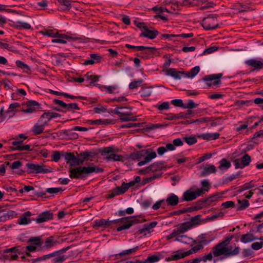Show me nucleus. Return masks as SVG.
Returning a JSON list of instances; mask_svg holds the SVG:
<instances>
[{"label":"nucleus","mask_w":263,"mask_h":263,"mask_svg":"<svg viewBox=\"0 0 263 263\" xmlns=\"http://www.w3.org/2000/svg\"><path fill=\"white\" fill-rule=\"evenodd\" d=\"M202 25L206 30H213L218 27V20L216 15H210L203 19Z\"/></svg>","instance_id":"nucleus-7"},{"label":"nucleus","mask_w":263,"mask_h":263,"mask_svg":"<svg viewBox=\"0 0 263 263\" xmlns=\"http://www.w3.org/2000/svg\"><path fill=\"white\" fill-rule=\"evenodd\" d=\"M74 130H72V128L69 130H64L63 133L69 138L71 139H77L79 137V135L77 133L74 132Z\"/></svg>","instance_id":"nucleus-46"},{"label":"nucleus","mask_w":263,"mask_h":263,"mask_svg":"<svg viewBox=\"0 0 263 263\" xmlns=\"http://www.w3.org/2000/svg\"><path fill=\"white\" fill-rule=\"evenodd\" d=\"M73 109L79 110L80 108L76 103L67 104V106L65 107L64 111H71Z\"/></svg>","instance_id":"nucleus-58"},{"label":"nucleus","mask_w":263,"mask_h":263,"mask_svg":"<svg viewBox=\"0 0 263 263\" xmlns=\"http://www.w3.org/2000/svg\"><path fill=\"white\" fill-rule=\"evenodd\" d=\"M233 238V235H230L216 245L214 246V257L222 255L221 258H224L237 255L240 252L239 247L229 246Z\"/></svg>","instance_id":"nucleus-1"},{"label":"nucleus","mask_w":263,"mask_h":263,"mask_svg":"<svg viewBox=\"0 0 263 263\" xmlns=\"http://www.w3.org/2000/svg\"><path fill=\"white\" fill-rule=\"evenodd\" d=\"M158 34L159 32L156 30H149L148 28H145V31H142L140 34V36L145 37L149 39H154L157 37Z\"/></svg>","instance_id":"nucleus-24"},{"label":"nucleus","mask_w":263,"mask_h":263,"mask_svg":"<svg viewBox=\"0 0 263 263\" xmlns=\"http://www.w3.org/2000/svg\"><path fill=\"white\" fill-rule=\"evenodd\" d=\"M14 27L18 30L22 29H31V25L26 22H22L20 21H17L14 23Z\"/></svg>","instance_id":"nucleus-33"},{"label":"nucleus","mask_w":263,"mask_h":263,"mask_svg":"<svg viewBox=\"0 0 263 263\" xmlns=\"http://www.w3.org/2000/svg\"><path fill=\"white\" fill-rule=\"evenodd\" d=\"M104 172V169L94 165L87 166H78L69 170V176L71 179H84L91 174H99Z\"/></svg>","instance_id":"nucleus-2"},{"label":"nucleus","mask_w":263,"mask_h":263,"mask_svg":"<svg viewBox=\"0 0 263 263\" xmlns=\"http://www.w3.org/2000/svg\"><path fill=\"white\" fill-rule=\"evenodd\" d=\"M52 119L51 112H45L40 117V121H43L44 124H47L48 122Z\"/></svg>","instance_id":"nucleus-50"},{"label":"nucleus","mask_w":263,"mask_h":263,"mask_svg":"<svg viewBox=\"0 0 263 263\" xmlns=\"http://www.w3.org/2000/svg\"><path fill=\"white\" fill-rule=\"evenodd\" d=\"M221 194L217 193H215V194L210 196L209 197L205 199L209 205L211 203L218 200L221 198Z\"/></svg>","instance_id":"nucleus-47"},{"label":"nucleus","mask_w":263,"mask_h":263,"mask_svg":"<svg viewBox=\"0 0 263 263\" xmlns=\"http://www.w3.org/2000/svg\"><path fill=\"white\" fill-rule=\"evenodd\" d=\"M142 83L143 80L142 79L134 80L129 84L128 87L130 89H134L137 88L139 86H140L142 85Z\"/></svg>","instance_id":"nucleus-54"},{"label":"nucleus","mask_w":263,"mask_h":263,"mask_svg":"<svg viewBox=\"0 0 263 263\" xmlns=\"http://www.w3.org/2000/svg\"><path fill=\"white\" fill-rule=\"evenodd\" d=\"M251 161V157L245 154L242 157L237 159L234 161V165L236 168H243L248 166Z\"/></svg>","instance_id":"nucleus-13"},{"label":"nucleus","mask_w":263,"mask_h":263,"mask_svg":"<svg viewBox=\"0 0 263 263\" xmlns=\"http://www.w3.org/2000/svg\"><path fill=\"white\" fill-rule=\"evenodd\" d=\"M156 157L157 154L156 152H152L151 148L143 149L135 153H133L130 155V158L134 160H139L141 158H144V160L138 162V166H139L144 165L149 162L152 159L155 158Z\"/></svg>","instance_id":"nucleus-4"},{"label":"nucleus","mask_w":263,"mask_h":263,"mask_svg":"<svg viewBox=\"0 0 263 263\" xmlns=\"http://www.w3.org/2000/svg\"><path fill=\"white\" fill-rule=\"evenodd\" d=\"M15 64L17 67L23 69L25 72H28L30 70L29 66L21 60H17Z\"/></svg>","instance_id":"nucleus-45"},{"label":"nucleus","mask_w":263,"mask_h":263,"mask_svg":"<svg viewBox=\"0 0 263 263\" xmlns=\"http://www.w3.org/2000/svg\"><path fill=\"white\" fill-rule=\"evenodd\" d=\"M105 158L107 160H112L114 161H120L123 159V156L115 154L114 151L109 155L105 156Z\"/></svg>","instance_id":"nucleus-38"},{"label":"nucleus","mask_w":263,"mask_h":263,"mask_svg":"<svg viewBox=\"0 0 263 263\" xmlns=\"http://www.w3.org/2000/svg\"><path fill=\"white\" fill-rule=\"evenodd\" d=\"M62 156L65 158L67 163H69L71 166L79 165L83 163V160L77 158L73 153H63Z\"/></svg>","instance_id":"nucleus-12"},{"label":"nucleus","mask_w":263,"mask_h":263,"mask_svg":"<svg viewBox=\"0 0 263 263\" xmlns=\"http://www.w3.org/2000/svg\"><path fill=\"white\" fill-rule=\"evenodd\" d=\"M199 243L200 244H202V245H208L211 241L213 240V238L208 239L206 238L205 234H201L198 237Z\"/></svg>","instance_id":"nucleus-55"},{"label":"nucleus","mask_w":263,"mask_h":263,"mask_svg":"<svg viewBox=\"0 0 263 263\" xmlns=\"http://www.w3.org/2000/svg\"><path fill=\"white\" fill-rule=\"evenodd\" d=\"M222 76V73L210 74L205 76L202 80L206 82L208 87H211L212 85H217L220 84L221 83L220 79Z\"/></svg>","instance_id":"nucleus-11"},{"label":"nucleus","mask_w":263,"mask_h":263,"mask_svg":"<svg viewBox=\"0 0 263 263\" xmlns=\"http://www.w3.org/2000/svg\"><path fill=\"white\" fill-rule=\"evenodd\" d=\"M26 167L28 173L32 174H39L43 173L46 174L51 172V171L48 168H44V165H40L39 164L27 163L26 164Z\"/></svg>","instance_id":"nucleus-8"},{"label":"nucleus","mask_w":263,"mask_h":263,"mask_svg":"<svg viewBox=\"0 0 263 263\" xmlns=\"http://www.w3.org/2000/svg\"><path fill=\"white\" fill-rule=\"evenodd\" d=\"M26 251V248L22 247L20 246L6 249L3 250L4 253L8 252H13L14 255L12 256V259H17L18 255H23Z\"/></svg>","instance_id":"nucleus-17"},{"label":"nucleus","mask_w":263,"mask_h":263,"mask_svg":"<svg viewBox=\"0 0 263 263\" xmlns=\"http://www.w3.org/2000/svg\"><path fill=\"white\" fill-rule=\"evenodd\" d=\"M67 258L68 256L65 255H60L53 258L52 262L54 263H62Z\"/></svg>","instance_id":"nucleus-61"},{"label":"nucleus","mask_w":263,"mask_h":263,"mask_svg":"<svg viewBox=\"0 0 263 263\" xmlns=\"http://www.w3.org/2000/svg\"><path fill=\"white\" fill-rule=\"evenodd\" d=\"M32 213L29 211H27L23 214V215L20 217L18 219V223L20 225H25L30 223L33 220L29 217L32 215Z\"/></svg>","instance_id":"nucleus-25"},{"label":"nucleus","mask_w":263,"mask_h":263,"mask_svg":"<svg viewBox=\"0 0 263 263\" xmlns=\"http://www.w3.org/2000/svg\"><path fill=\"white\" fill-rule=\"evenodd\" d=\"M164 162L163 161L155 162L145 169L140 171L141 174H145L150 172H156L160 171L164 167Z\"/></svg>","instance_id":"nucleus-14"},{"label":"nucleus","mask_w":263,"mask_h":263,"mask_svg":"<svg viewBox=\"0 0 263 263\" xmlns=\"http://www.w3.org/2000/svg\"><path fill=\"white\" fill-rule=\"evenodd\" d=\"M200 69V67L198 66H196L192 68L190 70V72H187L185 71V78H193L199 73Z\"/></svg>","instance_id":"nucleus-36"},{"label":"nucleus","mask_w":263,"mask_h":263,"mask_svg":"<svg viewBox=\"0 0 263 263\" xmlns=\"http://www.w3.org/2000/svg\"><path fill=\"white\" fill-rule=\"evenodd\" d=\"M64 190L61 187H50L46 189V192L49 194H57L60 192H63Z\"/></svg>","instance_id":"nucleus-63"},{"label":"nucleus","mask_w":263,"mask_h":263,"mask_svg":"<svg viewBox=\"0 0 263 263\" xmlns=\"http://www.w3.org/2000/svg\"><path fill=\"white\" fill-rule=\"evenodd\" d=\"M158 222L156 221H153L151 223H145L143 226L142 228H140L139 226H137L134 232L135 234H142L146 231H149V230L155 228Z\"/></svg>","instance_id":"nucleus-20"},{"label":"nucleus","mask_w":263,"mask_h":263,"mask_svg":"<svg viewBox=\"0 0 263 263\" xmlns=\"http://www.w3.org/2000/svg\"><path fill=\"white\" fill-rule=\"evenodd\" d=\"M53 102L55 104L58 105L60 107V108H54L55 110H56L57 111H64L65 107L67 106L66 103H65L63 101L58 100V99H54Z\"/></svg>","instance_id":"nucleus-48"},{"label":"nucleus","mask_w":263,"mask_h":263,"mask_svg":"<svg viewBox=\"0 0 263 263\" xmlns=\"http://www.w3.org/2000/svg\"><path fill=\"white\" fill-rule=\"evenodd\" d=\"M183 116L180 114H169L167 115V117L165 118V120H173L179 119L183 118Z\"/></svg>","instance_id":"nucleus-57"},{"label":"nucleus","mask_w":263,"mask_h":263,"mask_svg":"<svg viewBox=\"0 0 263 263\" xmlns=\"http://www.w3.org/2000/svg\"><path fill=\"white\" fill-rule=\"evenodd\" d=\"M214 247L212 249V251L210 252L208 254H204L201 255L198 257L200 262L203 261L206 262L207 261H212L213 256L214 257Z\"/></svg>","instance_id":"nucleus-34"},{"label":"nucleus","mask_w":263,"mask_h":263,"mask_svg":"<svg viewBox=\"0 0 263 263\" xmlns=\"http://www.w3.org/2000/svg\"><path fill=\"white\" fill-rule=\"evenodd\" d=\"M191 254L192 252L191 251L182 252V250H178L175 252L174 254L168 257H166L165 260L167 261L171 260L177 261L187 256H189Z\"/></svg>","instance_id":"nucleus-16"},{"label":"nucleus","mask_w":263,"mask_h":263,"mask_svg":"<svg viewBox=\"0 0 263 263\" xmlns=\"http://www.w3.org/2000/svg\"><path fill=\"white\" fill-rule=\"evenodd\" d=\"M196 198L194 192L191 189L186 190L183 194L181 197V201H191Z\"/></svg>","instance_id":"nucleus-26"},{"label":"nucleus","mask_w":263,"mask_h":263,"mask_svg":"<svg viewBox=\"0 0 263 263\" xmlns=\"http://www.w3.org/2000/svg\"><path fill=\"white\" fill-rule=\"evenodd\" d=\"M53 218V213L49 211H44L40 214L36 219L33 218L37 223H41Z\"/></svg>","instance_id":"nucleus-18"},{"label":"nucleus","mask_w":263,"mask_h":263,"mask_svg":"<svg viewBox=\"0 0 263 263\" xmlns=\"http://www.w3.org/2000/svg\"><path fill=\"white\" fill-rule=\"evenodd\" d=\"M9 149L10 151H14L15 150L17 151H30L31 149H30V145H23L20 144L16 146H10L9 147Z\"/></svg>","instance_id":"nucleus-40"},{"label":"nucleus","mask_w":263,"mask_h":263,"mask_svg":"<svg viewBox=\"0 0 263 263\" xmlns=\"http://www.w3.org/2000/svg\"><path fill=\"white\" fill-rule=\"evenodd\" d=\"M233 9L239 13L246 12L250 10V8L246 5H243L239 2L235 3L233 6Z\"/></svg>","instance_id":"nucleus-32"},{"label":"nucleus","mask_w":263,"mask_h":263,"mask_svg":"<svg viewBox=\"0 0 263 263\" xmlns=\"http://www.w3.org/2000/svg\"><path fill=\"white\" fill-rule=\"evenodd\" d=\"M139 249V247L137 246L134 248L125 250L123 251L122 252L120 253L119 255L120 256H123L125 255H128L130 254H132L135 253Z\"/></svg>","instance_id":"nucleus-62"},{"label":"nucleus","mask_w":263,"mask_h":263,"mask_svg":"<svg viewBox=\"0 0 263 263\" xmlns=\"http://www.w3.org/2000/svg\"><path fill=\"white\" fill-rule=\"evenodd\" d=\"M183 139L189 145L194 144L197 142L196 137L194 135H191L190 137H184Z\"/></svg>","instance_id":"nucleus-53"},{"label":"nucleus","mask_w":263,"mask_h":263,"mask_svg":"<svg viewBox=\"0 0 263 263\" xmlns=\"http://www.w3.org/2000/svg\"><path fill=\"white\" fill-rule=\"evenodd\" d=\"M220 136L218 133H203L197 136V137L207 141L217 139Z\"/></svg>","instance_id":"nucleus-29"},{"label":"nucleus","mask_w":263,"mask_h":263,"mask_svg":"<svg viewBox=\"0 0 263 263\" xmlns=\"http://www.w3.org/2000/svg\"><path fill=\"white\" fill-rule=\"evenodd\" d=\"M245 63L247 65L253 67L254 70H259L263 68V61H259L255 59H252L247 60Z\"/></svg>","instance_id":"nucleus-22"},{"label":"nucleus","mask_w":263,"mask_h":263,"mask_svg":"<svg viewBox=\"0 0 263 263\" xmlns=\"http://www.w3.org/2000/svg\"><path fill=\"white\" fill-rule=\"evenodd\" d=\"M58 243V241L54 239V238L53 236L47 237L45 241H43V245L41 246V248L38 249V250L45 251L47 249H48L54 246H55Z\"/></svg>","instance_id":"nucleus-19"},{"label":"nucleus","mask_w":263,"mask_h":263,"mask_svg":"<svg viewBox=\"0 0 263 263\" xmlns=\"http://www.w3.org/2000/svg\"><path fill=\"white\" fill-rule=\"evenodd\" d=\"M125 47L129 49H135L137 51H142L140 53L142 54V57L147 58L149 55L153 53V51L156 49L153 47H146L144 46H133L130 44H126Z\"/></svg>","instance_id":"nucleus-9"},{"label":"nucleus","mask_w":263,"mask_h":263,"mask_svg":"<svg viewBox=\"0 0 263 263\" xmlns=\"http://www.w3.org/2000/svg\"><path fill=\"white\" fill-rule=\"evenodd\" d=\"M135 184L136 183L134 180L131 181L129 182L128 183H125V182H123L120 186L122 187V190L124 192V193H125L130 187L134 186L135 185Z\"/></svg>","instance_id":"nucleus-56"},{"label":"nucleus","mask_w":263,"mask_h":263,"mask_svg":"<svg viewBox=\"0 0 263 263\" xmlns=\"http://www.w3.org/2000/svg\"><path fill=\"white\" fill-rule=\"evenodd\" d=\"M41 108V105L37 102L33 100L29 101L27 104V108L23 109L22 111L25 113H32L37 109Z\"/></svg>","instance_id":"nucleus-21"},{"label":"nucleus","mask_w":263,"mask_h":263,"mask_svg":"<svg viewBox=\"0 0 263 263\" xmlns=\"http://www.w3.org/2000/svg\"><path fill=\"white\" fill-rule=\"evenodd\" d=\"M112 226L117 227V231L120 232L122 230H127L132 226L141 222L140 220L135 217L126 216L121 218L111 220Z\"/></svg>","instance_id":"nucleus-3"},{"label":"nucleus","mask_w":263,"mask_h":263,"mask_svg":"<svg viewBox=\"0 0 263 263\" xmlns=\"http://www.w3.org/2000/svg\"><path fill=\"white\" fill-rule=\"evenodd\" d=\"M166 75L173 77L175 80H180L185 78V71H178L175 68H169L165 70Z\"/></svg>","instance_id":"nucleus-15"},{"label":"nucleus","mask_w":263,"mask_h":263,"mask_svg":"<svg viewBox=\"0 0 263 263\" xmlns=\"http://www.w3.org/2000/svg\"><path fill=\"white\" fill-rule=\"evenodd\" d=\"M192 227V224H190V223L183 222L181 223L178 225L176 228L174 229L170 235L166 236V238L167 240L173 238L179 235L183 234L184 233L187 232Z\"/></svg>","instance_id":"nucleus-5"},{"label":"nucleus","mask_w":263,"mask_h":263,"mask_svg":"<svg viewBox=\"0 0 263 263\" xmlns=\"http://www.w3.org/2000/svg\"><path fill=\"white\" fill-rule=\"evenodd\" d=\"M102 227L105 228H111L112 227V223L111 222V220L104 219H100L94 221L93 224V228H100Z\"/></svg>","instance_id":"nucleus-23"},{"label":"nucleus","mask_w":263,"mask_h":263,"mask_svg":"<svg viewBox=\"0 0 263 263\" xmlns=\"http://www.w3.org/2000/svg\"><path fill=\"white\" fill-rule=\"evenodd\" d=\"M114 147L113 146H108L104 147L101 151V155L103 156H105L106 154L109 155L112 152H113Z\"/></svg>","instance_id":"nucleus-64"},{"label":"nucleus","mask_w":263,"mask_h":263,"mask_svg":"<svg viewBox=\"0 0 263 263\" xmlns=\"http://www.w3.org/2000/svg\"><path fill=\"white\" fill-rule=\"evenodd\" d=\"M40 33L44 36H47L52 38L62 37L65 38L68 41H76L80 39L78 37H72L66 34H60L55 30L52 29H45L40 31Z\"/></svg>","instance_id":"nucleus-6"},{"label":"nucleus","mask_w":263,"mask_h":263,"mask_svg":"<svg viewBox=\"0 0 263 263\" xmlns=\"http://www.w3.org/2000/svg\"><path fill=\"white\" fill-rule=\"evenodd\" d=\"M198 105V104H196L193 100H189L187 102L184 103V108H187V109H193L196 107H197Z\"/></svg>","instance_id":"nucleus-60"},{"label":"nucleus","mask_w":263,"mask_h":263,"mask_svg":"<svg viewBox=\"0 0 263 263\" xmlns=\"http://www.w3.org/2000/svg\"><path fill=\"white\" fill-rule=\"evenodd\" d=\"M28 241L31 243V245L25 247L26 251L28 252L39 251L38 249L41 248V246L43 243V241L41 237H31Z\"/></svg>","instance_id":"nucleus-10"},{"label":"nucleus","mask_w":263,"mask_h":263,"mask_svg":"<svg viewBox=\"0 0 263 263\" xmlns=\"http://www.w3.org/2000/svg\"><path fill=\"white\" fill-rule=\"evenodd\" d=\"M212 120V119L208 118V117H204L199 118L196 120H187L185 122V124H192V123H196L197 124H199L200 123H203L205 122H209V121Z\"/></svg>","instance_id":"nucleus-39"},{"label":"nucleus","mask_w":263,"mask_h":263,"mask_svg":"<svg viewBox=\"0 0 263 263\" xmlns=\"http://www.w3.org/2000/svg\"><path fill=\"white\" fill-rule=\"evenodd\" d=\"M179 197L174 194H171L165 200L168 205L175 206L179 203Z\"/></svg>","instance_id":"nucleus-31"},{"label":"nucleus","mask_w":263,"mask_h":263,"mask_svg":"<svg viewBox=\"0 0 263 263\" xmlns=\"http://www.w3.org/2000/svg\"><path fill=\"white\" fill-rule=\"evenodd\" d=\"M216 172L215 166L212 164H206L204 167L203 171L201 172L200 177H204L209 175L212 173H215Z\"/></svg>","instance_id":"nucleus-30"},{"label":"nucleus","mask_w":263,"mask_h":263,"mask_svg":"<svg viewBox=\"0 0 263 263\" xmlns=\"http://www.w3.org/2000/svg\"><path fill=\"white\" fill-rule=\"evenodd\" d=\"M124 193L121 186H117L116 187L108 192L107 194L106 195V198L111 199L115 197L116 196L123 194Z\"/></svg>","instance_id":"nucleus-28"},{"label":"nucleus","mask_w":263,"mask_h":263,"mask_svg":"<svg viewBox=\"0 0 263 263\" xmlns=\"http://www.w3.org/2000/svg\"><path fill=\"white\" fill-rule=\"evenodd\" d=\"M250 205L248 200H238L237 210H242L248 208Z\"/></svg>","instance_id":"nucleus-44"},{"label":"nucleus","mask_w":263,"mask_h":263,"mask_svg":"<svg viewBox=\"0 0 263 263\" xmlns=\"http://www.w3.org/2000/svg\"><path fill=\"white\" fill-rule=\"evenodd\" d=\"M256 239V238L253 234L249 233L242 235L240 238L241 241L244 243L251 242Z\"/></svg>","instance_id":"nucleus-37"},{"label":"nucleus","mask_w":263,"mask_h":263,"mask_svg":"<svg viewBox=\"0 0 263 263\" xmlns=\"http://www.w3.org/2000/svg\"><path fill=\"white\" fill-rule=\"evenodd\" d=\"M45 125L46 124H44V123L43 121H40V119H39L37 123L33 126L32 131L34 135H39L43 132Z\"/></svg>","instance_id":"nucleus-27"},{"label":"nucleus","mask_w":263,"mask_h":263,"mask_svg":"<svg viewBox=\"0 0 263 263\" xmlns=\"http://www.w3.org/2000/svg\"><path fill=\"white\" fill-rule=\"evenodd\" d=\"M175 237L174 241H179L184 244H189L191 241V239L186 235H179Z\"/></svg>","instance_id":"nucleus-42"},{"label":"nucleus","mask_w":263,"mask_h":263,"mask_svg":"<svg viewBox=\"0 0 263 263\" xmlns=\"http://www.w3.org/2000/svg\"><path fill=\"white\" fill-rule=\"evenodd\" d=\"M219 164L220 165L218 166V168L220 170H222L223 168L227 170L231 166V162L227 160L225 158L222 159L219 161Z\"/></svg>","instance_id":"nucleus-49"},{"label":"nucleus","mask_w":263,"mask_h":263,"mask_svg":"<svg viewBox=\"0 0 263 263\" xmlns=\"http://www.w3.org/2000/svg\"><path fill=\"white\" fill-rule=\"evenodd\" d=\"M60 5L62 7L64 11H69L72 7L71 0H56Z\"/></svg>","instance_id":"nucleus-35"},{"label":"nucleus","mask_w":263,"mask_h":263,"mask_svg":"<svg viewBox=\"0 0 263 263\" xmlns=\"http://www.w3.org/2000/svg\"><path fill=\"white\" fill-rule=\"evenodd\" d=\"M162 176L161 174H157L150 177L145 178L143 180V184L148 183L153 180L161 178Z\"/></svg>","instance_id":"nucleus-59"},{"label":"nucleus","mask_w":263,"mask_h":263,"mask_svg":"<svg viewBox=\"0 0 263 263\" xmlns=\"http://www.w3.org/2000/svg\"><path fill=\"white\" fill-rule=\"evenodd\" d=\"M55 256H56V252H52L51 253L44 255L43 256L39 257H37V258L32 259V262L34 263V262H36L38 261H41L43 260H45L48 259L49 258H50L51 257H55Z\"/></svg>","instance_id":"nucleus-43"},{"label":"nucleus","mask_w":263,"mask_h":263,"mask_svg":"<svg viewBox=\"0 0 263 263\" xmlns=\"http://www.w3.org/2000/svg\"><path fill=\"white\" fill-rule=\"evenodd\" d=\"M208 205L206 199H201L196 202V205L191 208V210L194 211L196 210H199L203 207Z\"/></svg>","instance_id":"nucleus-41"},{"label":"nucleus","mask_w":263,"mask_h":263,"mask_svg":"<svg viewBox=\"0 0 263 263\" xmlns=\"http://www.w3.org/2000/svg\"><path fill=\"white\" fill-rule=\"evenodd\" d=\"M84 77L86 78L87 80H90L91 82L90 83V85H92L95 82H97L100 78V76H95L91 74L90 72H87L86 74L84 75Z\"/></svg>","instance_id":"nucleus-51"},{"label":"nucleus","mask_w":263,"mask_h":263,"mask_svg":"<svg viewBox=\"0 0 263 263\" xmlns=\"http://www.w3.org/2000/svg\"><path fill=\"white\" fill-rule=\"evenodd\" d=\"M160 259V257L158 255H153L148 256L146 259L144 260V263H154L158 261Z\"/></svg>","instance_id":"nucleus-52"}]
</instances>
